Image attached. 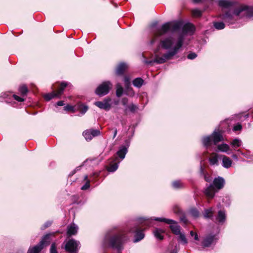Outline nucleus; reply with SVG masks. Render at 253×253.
I'll use <instances>...</instances> for the list:
<instances>
[{"instance_id": "obj_1", "label": "nucleus", "mask_w": 253, "mask_h": 253, "mask_svg": "<svg viewBox=\"0 0 253 253\" xmlns=\"http://www.w3.org/2000/svg\"><path fill=\"white\" fill-rule=\"evenodd\" d=\"M127 240L125 231L122 228L115 227L110 229L105 236L104 243L121 253Z\"/></svg>"}, {"instance_id": "obj_2", "label": "nucleus", "mask_w": 253, "mask_h": 253, "mask_svg": "<svg viewBox=\"0 0 253 253\" xmlns=\"http://www.w3.org/2000/svg\"><path fill=\"white\" fill-rule=\"evenodd\" d=\"M195 31L194 25L191 23H187L182 26V34L179 36L178 41L172 50L162 55H157L155 58V63H164L170 60L177 53L178 49L181 47L183 41V36L187 34H192Z\"/></svg>"}, {"instance_id": "obj_3", "label": "nucleus", "mask_w": 253, "mask_h": 253, "mask_svg": "<svg viewBox=\"0 0 253 253\" xmlns=\"http://www.w3.org/2000/svg\"><path fill=\"white\" fill-rule=\"evenodd\" d=\"M138 221L141 223H144L145 225L151 226L152 220L159 222H163L167 224H169V228L172 232L178 235L180 233V227L178 225L177 223L174 220L163 218V217H142L138 218Z\"/></svg>"}, {"instance_id": "obj_4", "label": "nucleus", "mask_w": 253, "mask_h": 253, "mask_svg": "<svg viewBox=\"0 0 253 253\" xmlns=\"http://www.w3.org/2000/svg\"><path fill=\"white\" fill-rule=\"evenodd\" d=\"M224 140L222 132L218 129H215L210 135L203 136L202 142L203 146L208 149L213 143L216 145L219 142Z\"/></svg>"}, {"instance_id": "obj_5", "label": "nucleus", "mask_w": 253, "mask_h": 253, "mask_svg": "<svg viewBox=\"0 0 253 253\" xmlns=\"http://www.w3.org/2000/svg\"><path fill=\"white\" fill-rule=\"evenodd\" d=\"M224 184L225 180L223 177L220 176L215 177L213 181V184H210L205 189V193L207 197L212 198L217 191L215 188L217 190L221 189L224 187Z\"/></svg>"}, {"instance_id": "obj_6", "label": "nucleus", "mask_w": 253, "mask_h": 253, "mask_svg": "<svg viewBox=\"0 0 253 253\" xmlns=\"http://www.w3.org/2000/svg\"><path fill=\"white\" fill-rule=\"evenodd\" d=\"M217 233L211 232L205 234L201 241V246L203 248H213L218 240Z\"/></svg>"}, {"instance_id": "obj_7", "label": "nucleus", "mask_w": 253, "mask_h": 253, "mask_svg": "<svg viewBox=\"0 0 253 253\" xmlns=\"http://www.w3.org/2000/svg\"><path fill=\"white\" fill-rule=\"evenodd\" d=\"M128 232L131 233H134L133 242L138 243L143 240L145 237V233L143 229H139L138 225L134 224L132 227L128 228Z\"/></svg>"}, {"instance_id": "obj_8", "label": "nucleus", "mask_w": 253, "mask_h": 253, "mask_svg": "<svg viewBox=\"0 0 253 253\" xmlns=\"http://www.w3.org/2000/svg\"><path fill=\"white\" fill-rule=\"evenodd\" d=\"M112 84L110 81L103 82L96 89L95 93L99 96H103L107 94L112 87Z\"/></svg>"}, {"instance_id": "obj_9", "label": "nucleus", "mask_w": 253, "mask_h": 253, "mask_svg": "<svg viewBox=\"0 0 253 253\" xmlns=\"http://www.w3.org/2000/svg\"><path fill=\"white\" fill-rule=\"evenodd\" d=\"M80 248V242L74 239H71L66 242L64 249L66 252L69 253H78Z\"/></svg>"}, {"instance_id": "obj_10", "label": "nucleus", "mask_w": 253, "mask_h": 253, "mask_svg": "<svg viewBox=\"0 0 253 253\" xmlns=\"http://www.w3.org/2000/svg\"><path fill=\"white\" fill-rule=\"evenodd\" d=\"M130 143V139H126L125 140V145L121 146L119 150L116 153L118 157H119L122 160H123L125 157L126 155L128 152V148L129 147Z\"/></svg>"}, {"instance_id": "obj_11", "label": "nucleus", "mask_w": 253, "mask_h": 253, "mask_svg": "<svg viewBox=\"0 0 253 253\" xmlns=\"http://www.w3.org/2000/svg\"><path fill=\"white\" fill-rule=\"evenodd\" d=\"M111 99L110 98H105L102 101H96L94 105L97 106L101 109H103L106 111H108L111 108L110 102Z\"/></svg>"}, {"instance_id": "obj_12", "label": "nucleus", "mask_w": 253, "mask_h": 253, "mask_svg": "<svg viewBox=\"0 0 253 253\" xmlns=\"http://www.w3.org/2000/svg\"><path fill=\"white\" fill-rule=\"evenodd\" d=\"M170 29V28L169 22L163 25L161 30L155 34L154 38L151 41V44H153L155 42V41L157 38L166 33Z\"/></svg>"}, {"instance_id": "obj_13", "label": "nucleus", "mask_w": 253, "mask_h": 253, "mask_svg": "<svg viewBox=\"0 0 253 253\" xmlns=\"http://www.w3.org/2000/svg\"><path fill=\"white\" fill-rule=\"evenodd\" d=\"M226 220V214L224 211L220 210L215 218L214 222L219 225L223 224Z\"/></svg>"}, {"instance_id": "obj_14", "label": "nucleus", "mask_w": 253, "mask_h": 253, "mask_svg": "<svg viewBox=\"0 0 253 253\" xmlns=\"http://www.w3.org/2000/svg\"><path fill=\"white\" fill-rule=\"evenodd\" d=\"M220 158H222L221 165L224 168L228 169L232 166L233 161L229 157L221 155Z\"/></svg>"}, {"instance_id": "obj_15", "label": "nucleus", "mask_w": 253, "mask_h": 253, "mask_svg": "<svg viewBox=\"0 0 253 253\" xmlns=\"http://www.w3.org/2000/svg\"><path fill=\"white\" fill-rule=\"evenodd\" d=\"M217 148L218 151L225 153L228 155L231 154L232 153V149L230 148L229 145L225 143L218 145Z\"/></svg>"}, {"instance_id": "obj_16", "label": "nucleus", "mask_w": 253, "mask_h": 253, "mask_svg": "<svg viewBox=\"0 0 253 253\" xmlns=\"http://www.w3.org/2000/svg\"><path fill=\"white\" fill-rule=\"evenodd\" d=\"M67 86H72V84L70 83L67 82H62L60 83V87L56 92L58 98H61V96L63 94L65 88Z\"/></svg>"}, {"instance_id": "obj_17", "label": "nucleus", "mask_w": 253, "mask_h": 253, "mask_svg": "<svg viewBox=\"0 0 253 253\" xmlns=\"http://www.w3.org/2000/svg\"><path fill=\"white\" fill-rule=\"evenodd\" d=\"M78 230V227L74 223L69 225L67 227V234L68 236L76 235Z\"/></svg>"}, {"instance_id": "obj_18", "label": "nucleus", "mask_w": 253, "mask_h": 253, "mask_svg": "<svg viewBox=\"0 0 253 253\" xmlns=\"http://www.w3.org/2000/svg\"><path fill=\"white\" fill-rule=\"evenodd\" d=\"M250 11L251 10L249 9L248 7L246 6H242L234 12V15L238 16H239L240 14L243 13V15H246L248 17H250L251 15H249L248 12Z\"/></svg>"}, {"instance_id": "obj_19", "label": "nucleus", "mask_w": 253, "mask_h": 253, "mask_svg": "<svg viewBox=\"0 0 253 253\" xmlns=\"http://www.w3.org/2000/svg\"><path fill=\"white\" fill-rule=\"evenodd\" d=\"M173 43V41L172 38H168L161 42V46L166 49H169L171 47Z\"/></svg>"}, {"instance_id": "obj_20", "label": "nucleus", "mask_w": 253, "mask_h": 253, "mask_svg": "<svg viewBox=\"0 0 253 253\" xmlns=\"http://www.w3.org/2000/svg\"><path fill=\"white\" fill-rule=\"evenodd\" d=\"M12 95L11 92H2L0 95V101H5L6 103H10L12 99Z\"/></svg>"}, {"instance_id": "obj_21", "label": "nucleus", "mask_w": 253, "mask_h": 253, "mask_svg": "<svg viewBox=\"0 0 253 253\" xmlns=\"http://www.w3.org/2000/svg\"><path fill=\"white\" fill-rule=\"evenodd\" d=\"M51 234L48 233L44 235L41 241L38 243L43 248L45 246H48L50 243V236Z\"/></svg>"}, {"instance_id": "obj_22", "label": "nucleus", "mask_w": 253, "mask_h": 253, "mask_svg": "<svg viewBox=\"0 0 253 253\" xmlns=\"http://www.w3.org/2000/svg\"><path fill=\"white\" fill-rule=\"evenodd\" d=\"M43 249L39 244L29 247L27 253H40Z\"/></svg>"}, {"instance_id": "obj_23", "label": "nucleus", "mask_w": 253, "mask_h": 253, "mask_svg": "<svg viewBox=\"0 0 253 253\" xmlns=\"http://www.w3.org/2000/svg\"><path fill=\"white\" fill-rule=\"evenodd\" d=\"M137 109L138 107L137 105L133 103H131L130 105H127L125 107L124 113L126 115H127L129 112L133 113Z\"/></svg>"}, {"instance_id": "obj_24", "label": "nucleus", "mask_w": 253, "mask_h": 253, "mask_svg": "<svg viewBox=\"0 0 253 253\" xmlns=\"http://www.w3.org/2000/svg\"><path fill=\"white\" fill-rule=\"evenodd\" d=\"M170 25V30L173 31H175L179 30L183 25V23L180 21H173L169 22Z\"/></svg>"}, {"instance_id": "obj_25", "label": "nucleus", "mask_w": 253, "mask_h": 253, "mask_svg": "<svg viewBox=\"0 0 253 253\" xmlns=\"http://www.w3.org/2000/svg\"><path fill=\"white\" fill-rule=\"evenodd\" d=\"M125 90L120 83L116 84V95L117 97H121L124 94H125Z\"/></svg>"}, {"instance_id": "obj_26", "label": "nucleus", "mask_w": 253, "mask_h": 253, "mask_svg": "<svg viewBox=\"0 0 253 253\" xmlns=\"http://www.w3.org/2000/svg\"><path fill=\"white\" fill-rule=\"evenodd\" d=\"M204 217L205 218H210L212 219L213 216V210L212 208L205 209L203 212Z\"/></svg>"}, {"instance_id": "obj_27", "label": "nucleus", "mask_w": 253, "mask_h": 253, "mask_svg": "<svg viewBox=\"0 0 253 253\" xmlns=\"http://www.w3.org/2000/svg\"><path fill=\"white\" fill-rule=\"evenodd\" d=\"M242 144V140L238 138H235L230 142V145L234 150L240 147Z\"/></svg>"}, {"instance_id": "obj_28", "label": "nucleus", "mask_w": 253, "mask_h": 253, "mask_svg": "<svg viewBox=\"0 0 253 253\" xmlns=\"http://www.w3.org/2000/svg\"><path fill=\"white\" fill-rule=\"evenodd\" d=\"M144 84V81L141 78H136L132 81L133 85L138 88H140Z\"/></svg>"}, {"instance_id": "obj_29", "label": "nucleus", "mask_w": 253, "mask_h": 253, "mask_svg": "<svg viewBox=\"0 0 253 253\" xmlns=\"http://www.w3.org/2000/svg\"><path fill=\"white\" fill-rule=\"evenodd\" d=\"M126 64H119L116 70V74L118 76H122L124 75L126 67Z\"/></svg>"}, {"instance_id": "obj_30", "label": "nucleus", "mask_w": 253, "mask_h": 253, "mask_svg": "<svg viewBox=\"0 0 253 253\" xmlns=\"http://www.w3.org/2000/svg\"><path fill=\"white\" fill-rule=\"evenodd\" d=\"M233 2L229 0H219L218 1L219 5L224 8H228L233 4Z\"/></svg>"}, {"instance_id": "obj_31", "label": "nucleus", "mask_w": 253, "mask_h": 253, "mask_svg": "<svg viewBox=\"0 0 253 253\" xmlns=\"http://www.w3.org/2000/svg\"><path fill=\"white\" fill-rule=\"evenodd\" d=\"M219 157H220V156H218L217 154H215L213 156L210 158L209 161L210 165L211 166H218Z\"/></svg>"}, {"instance_id": "obj_32", "label": "nucleus", "mask_w": 253, "mask_h": 253, "mask_svg": "<svg viewBox=\"0 0 253 253\" xmlns=\"http://www.w3.org/2000/svg\"><path fill=\"white\" fill-rule=\"evenodd\" d=\"M43 97L46 101H49L52 98L55 97L58 98V96L57 95L56 91H53L51 93H48L44 94Z\"/></svg>"}, {"instance_id": "obj_33", "label": "nucleus", "mask_w": 253, "mask_h": 253, "mask_svg": "<svg viewBox=\"0 0 253 253\" xmlns=\"http://www.w3.org/2000/svg\"><path fill=\"white\" fill-rule=\"evenodd\" d=\"M164 233V231L163 230L159 229V228H156L154 231L153 233L155 236V237L159 240H163V233Z\"/></svg>"}, {"instance_id": "obj_34", "label": "nucleus", "mask_w": 253, "mask_h": 253, "mask_svg": "<svg viewBox=\"0 0 253 253\" xmlns=\"http://www.w3.org/2000/svg\"><path fill=\"white\" fill-rule=\"evenodd\" d=\"M119 162L110 164L107 168V169L109 172H113L115 171L118 168Z\"/></svg>"}, {"instance_id": "obj_35", "label": "nucleus", "mask_w": 253, "mask_h": 253, "mask_svg": "<svg viewBox=\"0 0 253 253\" xmlns=\"http://www.w3.org/2000/svg\"><path fill=\"white\" fill-rule=\"evenodd\" d=\"M192 16L195 18L202 16V11L198 9H193L191 10Z\"/></svg>"}, {"instance_id": "obj_36", "label": "nucleus", "mask_w": 253, "mask_h": 253, "mask_svg": "<svg viewBox=\"0 0 253 253\" xmlns=\"http://www.w3.org/2000/svg\"><path fill=\"white\" fill-rule=\"evenodd\" d=\"M172 186L175 189L182 188L183 187V184L180 180H176L172 182Z\"/></svg>"}, {"instance_id": "obj_37", "label": "nucleus", "mask_w": 253, "mask_h": 253, "mask_svg": "<svg viewBox=\"0 0 253 253\" xmlns=\"http://www.w3.org/2000/svg\"><path fill=\"white\" fill-rule=\"evenodd\" d=\"M83 135L87 141H90L93 138L89 129L84 130L83 133Z\"/></svg>"}, {"instance_id": "obj_38", "label": "nucleus", "mask_w": 253, "mask_h": 253, "mask_svg": "<svg viewBox=\"0 0 253 253\" xmlns=\"http://www.w3.org/2000/svg\"><path fill=\"white\" fill-rule=\"evenodd\" d=\"M178 235H179L178 239L179 242H180L181 243L184 245L187 244V240L185 237V235L183 233L180 232V233Z\"/></svg>"}, {"instance_id": "obj_39", "label": "nucleus", "mask_w": 253, "mask_h": 253, "mask_svg": "<svg viewBox=\"0 0 253 253\" xmlns=\"http://www.w3.org/2000/svg\"><path fill=\"white\" fill-rule=\"evenodd\" d=\"M189 212L190 214L194 218L198 217L200 214L199 211L196 208H192L190 209Z\"/></svg>"}, {"instance_id": "obj_40", "label": "nucleus", "mask_w": 253, "mask_h": 253, "mask_svg": "<svg viewBox=\"0 0 253 253\" xmlns=\"http://www.w3.org/2000/svg\"><path fill=\"white\" fill-rule=\"evenodd\" d=\"M19 91L22 95H25L28 92V88L25 85L23 84L19 86Z\"/></svg>"}, {"instance_id": "obj_41", "label": "nucleus", "mask_w": 253, "mask_h": 253, "mask_svg": "<svg viewBox=\"0 0 253 253\" xmlns=\"http://www.w3.org/2000/svg\"><path fill=\"white\" fill-rule=\"evenodd\" d=\"M88 108L86 105L81 104L79 106V110L82 115H84L87 111Z\"/></svg>"}, {"instance_id": "obj_42", "label": "nucleus", "mask_w": 253, "mask_h": 253, "mask_svg": "<svg viewBox=\"0 0 253 253\" xmlns=\"http://www.w3.org/2000/svg\"><path fill=\"white\" fill-rule=\"evenodd\" d=\"M233 18V15H231L229 12H227L223 16V19L226 22H229L230 23H232L233 22L231 21Z\"/></svg>"}, {"instance_id": "obj_43", "label": "nucleus", "mask_w": 253, "mask_h": 253, "mask_svg": "<svg viewBox=\"0 0 253 253\" xmlns=\"http://www.w3.org/2000/svg\"><path fill=\"white\" fill-rule=\"evenodd\" d=\"M125 94L130 97L134 96L135 92L132 87L125 90Z\"/></svg>"}, {"instance_id": "obj_44", "label": "nucleus", "mask_w": 253, "mask_h": 253, "mask_svg": "<svg viewBox=\"0 0 253 253\" xmlns=\"http://www.w3.org/2000/svg\"><path fill=\"white\" fill-rule=\"evenodd\" d=\"M89 130L92 137L98 136L101 134L100 131L98 129H90Z\"/></svg>"}, {"instance_id": "obj_45", "label": "nucleus", "mask_w": 253, "mask_h": 253, "mask_svg": "<svg viewBox=\"0 0 253 253\" xmlns=\"http://www.w3.org/2000/svg\"><path fill=\"white\" fill-rule=\"evenodd\" d=\"M100 174V171H95L91 173L89 175L90 178H91L92 181H95L96 179L99 176Z\"/></svg>"}, {"instance_id": "obj_46", "label": "nucleus", "mask_w": 253, "mask_h": 253, "mask_svg": "<svg viewBox=\"0 0 253 253\" xmlns=\"http://www.w3.org/2000/svg\"><path fill=\"white\" fill-rule=\"evenodd\" d=\"M214 26L217 30H221L224 28L225 24L223 22H215Z\"/></svg>"}, {"instance_id": "obj_47", "label": "nucleus", "mask_w": 253, "mask_h": 253, "mask_svg": "<svg viewBox=\"0 0 253 253\" xmlns=\"http://www.w3.org/2000/svg\"><path fill=\"white\" fill-rule=\"evenodd\" d=\"M50 253H58L57 250L56 245L55 243H53L51 245Z\"/></svg>"}, {"instance_id": "obj_48", "label": "nucleus", "mask_w": 253, "mask_h": 253, "mask_svg": "<svg viewBox=\"0 0 253 253\" xmlns=\"http://www.w3.org/2000/svg\"><path fill=\"white\" fill-rule=\"evenodd\" d=\"M52 222L51 221H46L41 227V229L42 230H43L49 227L52 224Z\"/></svg>"}, {"instance_id": "obj_49", "label": "nucleus", "mask_w": 253, "mask_h": 253, "mask_svg": "<svg viewBox=\"0 0 253 253\" xmlns=\"http://www.w3.org/2000/svg\"><path fill=\"white\" fill-rule=\"evenodd\" d=\"M90 181H86L85 182V184L83 185L81 187V190H86L89 188L90 187Z\"/></svg>"}, {"instance_id": "obj_50", "label": "nucleus", "mask_w": 253, "mask_h": 253, "mask_svg": "<svg viewBox=\"0 0 253 253\" xmlns=\"http://www.w3.org/2000/svg\"><path fill=\"white\" fill-rule=\"evenodd\" d=\"M128 99L127 97H124L121 99V103L125 107L127 105Z\"/></svg>"}, {"instance_id": "obj_51", "label": "nucleus", "mask_w": 253, "mask_h": 253, "mask_svg": "<svg viewBox=\"0 0 253 253\" xmlns=\"http://www.w3.org/2000/svg\"><path fill=\"white\" fill-rule=\"evenodd\" d=\"M13 98L15 100L18 102H22L24 101V99L22 97H20L15 94H12V98Z\"/></svg>"}, {"instance_id": "obj_52", "label": "nucleus", "mask_w": 253, "mask_h": 253, "mask_svg": "<svg viewBox=\"0 0 253 253\" xmlns=\"http://www.w3.org/2000/svg\"><path fill=\"white\" fill-rule=\"evenodd\" d=\"M242 155L248 159L252 158V154H250V151H247L246 152L242 153Z\"/></svg>"}, {"instance_id": "obj_53", "label": "nucleus", "mask_w": 253, "mask_h": 253, "mask_svg": "<svg viewBox=\"0 0 253 253\" xmlns=\"http://www.w3.org/2000/svg\"><path fill=\"white\" fill-rule=\"evenodd\" d=\"M64 110L67 111H74V107L70 105H67L65 106L64 107Z\"/></svg>"}, {"instance_id": "obj_54", "label": "nucleus", "mask_w": 253, "mask_h": 253, "mask_svg": "<svg viewBox=\"0 0 253 253\" xmlns=\"http://www.w3.org/2000/svg\"><path fill=\"white\" fill-rule=\"evenodd\" d=\"M197 57V54L195 53L191 52L188 54L187 58L189 59H194Z\"/></svg>"}, {"instance_id": "obj_55", "label": "nucleus", "mask_w": 253, "mask_h": 253, "mask_svg": "<svg viewBox=\"0 0 253 253\" xmlns=\"http://www.w3.org/2000/svg\"><path fill=\"white\" fill-rule=\"evenodd\" d=\"M242 128V126L241 124H238L236 125H235L233 127V130L234 131H239L241 130Z\"/></svg>"}, {"instance_id": "obj_56", "label": "nucleus", "mask_w": 253, "mask_h": 253, "mask_svg": "<svg viewBox=\"0 0 253 253\" xmlns=\"http://www.w3.org/2000/svg\"><path fill=\"white\" fill-rule=\"evenodd\" d=\"M204 178H205V180L207 181V182H210L211 181V176L207 174H205L204 175Z\"/></svg>"}, {"instance_id": "obj_57", "label": "nucleus", "mask_w": 253, "mask_h": 253, "mask_svg": "<svg viewBox=\"0 0 253 253\" xmlns=\"http://www.w3.org/2000/svg\"><path fill=\"white\" fill-rule=\"evenodd\" d=\"M125 84L130 83V78L128 76H125L124 79Z\"/></svg>"}, {"instance_id": "obj_58", "label": "nucleus", "mask_w": 253, "mask_h": 253, "mask_svg": "<svg viewBox=\"0 0 253 253\" xmlns=\"http://www.w3.org/2000/svg\"><path fill=\"white\" fill-rule=\"evenodd\" d=\"M111 129V130H113V138L114 139L117 134V129L116 128H112V129H110V130Z\"/></svg>"}, {"instance_id": "obj_59", "label": "nucleus", "mask_w": 253, "mask_h": 253, "mask_svg": "<svg viewBox=\"0 0 253 253\" xmlns=\"http://www.w3.org/2000/svg\"><path fill=\"white\" fill-rule=\"evenodd\" d=\"M80 167H78L77 168H76V169H74L73 171H72L69 175V176H71L72 175H74L77 170H79L80 169Z\"/></svg>"}, {"instance_id": "obj_60", "label": "nucleus", "mask_w": 253, "mask_h": 253, "mask_svg": "<svg viewBox=\"0 0 253 253\" xmlns=\"http://www.w3.org/2000/svg\"><path fill=\"white\" fill-rule=\"evenodd\" d=\"M80 167H78L77 168H76V169H74L73 171H72L69 175V176H71L72 175H74L77 170H79L80 169Z\"/></svg>"}, {"instance_id": "obj_61", "label": "nucleus", "mask_w": 253, "mask_h": 253, "mask_svg": "<svg viewBox=\"0 0 253 253\" xmlns=\"http://www.w3.org/2000/svg\"><path fill=\"white\" fill-rule=\"evenodd\" d=\"M56 104L58 106H62L64 105V102L63 101H59L56 103Z\"/></svg>"}, {"instance_id": "obj_62", "label": "nucleus", "mask_w": 253, "mask_h": 253, "mask_svg": "<svg viewBox=\"0 0 253 253\" xmlns=\"http://www.w3.org/2000/svg\"><path fill=\"white\" fill-rule=\"evenodd\" d=\"M125 90L131 88V83L125 84Z\"/></svg>"}, {"instance_id": "obj_63", "label": "nucleus", "mask_w": 253, "mask_h": 253, "mask_svg": "<svg viewBox=\"0 0 253 253\" xmlns=\"http://www.w3.org/2000/svg\"><path fill=\"white\" fill-rule=\"evenodd\" d=\"M93 160L92 159H87L85 161H84L83 164V166L85 165L86 164L89 163L90 162H91Z\"/></svg>"}, {"instance_id": "obj_64", "label": "nucleus", "mask_w": 253, "mask_h": 253, "mask_svg": "<svg viewBox=\"0 0 253 253\" xmlns=\"http://www.w3.org/2000/svg\"><path fill=\"white\" fill-rule=\"evenodd\" d=\"M232 157L236 161H238L239 160L238 156L236 154H233L232 155Z\"/></svg>"}]
</instances>
